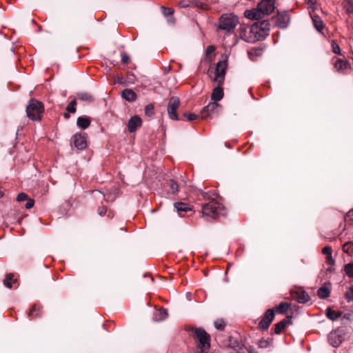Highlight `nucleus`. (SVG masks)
<instances>
[{"mask_svg": "<svg viewBox=\"0 0 353 353\" xmlns=\"http://www.w3.org/2000/svg\"><path fill=\"white\" fill-rule=\"evenodd\" d=\"M330 290L329 287L326 286L325 285L321 287L317 290V295L321 299H326L330 296Z\"/></svg>", "mask_w": 353, "mask_h": 353, "instance_id": "nucleus-24", "label": "nucleus"}, {"mask_svg": "<svg viewBox=\"0 0 353 353\" xmlns=\"http://www.w3.org/2000/svg\"><path fill=\"white\" fill-rule=\"evenodd\" d=\"M179 6L181 7V8H187L188 6V3L184 1H181L179 2Z\"/></svg>", "mask_w": 353, "mask_h": 353, "instance_id": "nucleus-51", "label": "nucleus"}, {"mask_svg": "<svg viewBox=\"0 0 353 353\" xmlns=\"http://www.w3.org/2000/svg\"><path fill=\"white\" fill-rule=\"evenodd\" d=\"M294 299H296L299 303H305L310 301L309 295L305 292H296L294 295H293Z\"/></svg>", "mask_w": 353, "mask_h": 353, "instance_id": "nucleus-20", "label": "nucleus"}, {"mask_svg": "<svg viewBox=\"0 0 353 353\" xmlns=\"http://www.w3.org/2000/svg\"><path fill=\"white\" fill-rule=\"evenodd\" d=\"M344 270L345 274L351 278H353V263H350L345 265Z\"/></svg>", "mask_w": 353, "mask_h": 353, "instance_id": "nucleus-31", "label": "nucleus"}, {"mask_svg": "<svg viewBox=\"0 0 353 353\" xmlns=\"http://www.w3.org/2000/svg\"><path fill=\"white\" fill-rule=\"evenodd\" d=\"M27 203L26 204V208L30 209L34 206V201L32 199L28 198L27 200Z\"/></svg>", "mask_w": 353, "mask_h": 353, "instance_id": "nucleus-44", "label": "nucleus"}, {"mask_svg": "<svg viewBox=\"0 0 353 353\" xmlns=\"http://www.w3.org/2000/svg\"><path fill=\"white\" fill-rule=\"evenodd\" d=\"M106 211H107V208H106V207L105 205L100 206L98 208V214L100 216L105 215V214L106 213Z\"/></svg>", "mask_w": 353, "mask_h": 353, "instance_id": "nucleus-45", "label": "nucleus"}, {"mask_svg": "<svg viewBox=\"0 0 353 353\" xmlns=\"http://www.w3.org/2000/svg\"><path fill=\"white\" fill-rule=\"evenodd\" d=\"M221 105L218 103L213 101L203 108L201 115L203 119H206L208 117L212 116L213 114L219 113Z\"/></svg>", "mask_w": 353, "mask_h": 353, "instance_id": "nucleus-8", "label": "nucleus"}, {"mask_svg": "<svg viewBox=\"0 0 353 353\" xmlns=\"http://www.w3.org/2000/svg\"><path fill=\"white\" fill-rule=\"evenodd\" d=\"M214 50H215V48L213 46H209L207 48L206 53H207V54H210L212 53Z\"/></svg>", "mask_w": 353, "mask_h": 353, "instance_id": "nucleus-49", "label": "nucleus"}, {"mask_svg": "<svg viewBox=\"0 0 353 353\" xmlns=\"http://www.w3.org/2000/svg\"><path fill=\"white\" fill-rule=\"evenodd\" d=\"M239 23L236 16L233 14H223L219 21V29L223 30L227 34H232Z\"/></svg>", "mask_w": 353, "mask_h": 353, "instance_id": "nucleus-3", "label": "nucleus"}, {"mask_svg": "<svg viewBox=\"0 0 353 353\" xmlns=\"http://www.w3.org/2000/svg\"><path fill=\"white\" fill-rule=\"evenodd\" d=\"M332 52L334 54H341V49L339 46L335 42V41H332Z\"/></svg>", "mask_w": 353, "mask_h": 353, "instance_id": "nucleus-38", "label": "nucleus"}, {"mask_svg": "<svg viewBox=\"0 0 353 353\" xmlns=\"http://www.w3.org/2000/svg\"><path fill=\"white\" fill-rule=\"evenodd\" d=\"M274 318V309L268 310L262 319L259 323V327L262 330H267Z\"/></svg>", "mask_w": 353, "mask_h": 353, "instance_id": "nucleus-9", "label": "nucleus"}, {"mask_svg": "<svg viewBox=\"0 0 353 353\" xmlns=\"http://www.w3.org/2000/svg\"><path fill=\"white\" fill-rule=\"evenodd\" d=\"M225 214L223 205L214 199H212L203 206L202 216L215 219Z\"/></svg>", "mask_w": 353, "mask_h": 353, "instance_id": "nucleus-2", "label": "nucleus"}, {"mask_svg": "<svg viewBox=\"0 0 353 353\" xmlns=\"http://www.w3.org/2000/svg\"><path fill=\"white\" fill-rule=\"evenodd\" d=\"M222 85L223 84L217 83V85L213 89L211 94V99L213 101L217 103V101H219L223 99L224 93Z\"/></svg>", "mask_w": 353, "mask_h": 353, "instance_id": "nucleus-13", "label": "nucleus"}, {"mask_svg": "<svg viewBox=\"0 0 353 353\" xmlns=\"http://www.w3.org/2000/svg\"><path fill=\"white\" fill-rule=\"evenodd\" d=\"M345 8L347 12L352 13L353 12V5L351 3L348 2Z\"/></svg>", "mask_w": 353, "mask_h": 353, "instance_id": "nucleus-47", "label": "nucleus"}, {"mask_svg": "<svg viewBox=\"0 0 353 353\" xmlns=\"http://www.w3.org/2000/svg\"><path fill=\"white\" fill-rule=\"evenodd\" d=\"M290 305L287 302H281L276 307V312L279 314H285L287 312Z\"/></svg>", "mask_w": 353, "mask_h": 353, "instance_id": "nucleus-27", "label": "nucleus"}, {"mask_svg": "<svg viewBox=\"0 0 353 353\" xmlns=\"http://www.w3.org/2000/svg\"><path fill=\"white\" fill-rule=\"evenodd\" d=\"M121 95L123 99L130 102L134 101L137 99L136 93L131 89H125Z\"/></svg>", "mask_w": 353, "mask_h": 353, "instance_id": "nucleus-18", "label": "nucleus"}, {"mask_svg": "<svg viewBox=\"0 0 353 353\" xmlns=\"http://www.w3.org/2000/svg\"><path fill=\"white\" fill-rule=\"evenodd\" d=\"M184 116L187 118L188 121H192L197 119V115L194 113L185 114Z\"/></svg>", "mask_w": 353, "mask_h": 353, "instance_id": "nucleus-40", "label": "nucleus"}, {"mask_svg": "<svg viewBox=\"0 0 353 353\" xmlns=\"http://www.w3.org/2000/svg\"><path fill=\"white\" fill-rule=\"evenodd\" d=\"M180 105V100L177 97H172L169 99L168 105V114L169 117L172 120H179L178 115L176 114V110L179 108Z\"/></svg>", "mask_w": 353, "mask_h": 353, "instance_id": "nucleus-7", "label": "nucleus"}, {"mask_svg": "<svg viewBox=\"0 0 353 353\" xmlns=\"http://www.w3.org/2000/svg\"><path fill=\"white\" fill-rule=\"evenodd\" d=\"M290 322L288 319H283L274 325V332L277 334L281 333V332L285 328L286 325Z\"/></svg>", "mask_w": 353, "mask_h": 353, "instance_id": "nucleus-23", "label": "nucleus"}, {"mask_svg": "<svg viewBox=\"0 0 353 353\" xmlns=\"http://www.w3.org/2000/svg\"><path fill=\"white\" fill-rule=\"evenodd\" d=\"M168 185L170 187L169 192L174 194L178 191L179 185L174 180L170 179L168 182Z\"/></svg>", "mask_w": 353, "mask_h": 353, "instance_id": "nucleus-30", "label": "nucleus"}, {"mask_svg": "<svg viewBox=\"0 0 353 353\" xmlns=\"http://www.w3.org/2000/svg\"><path fill=\"white\" fill-rule=\"evenodd\" d=\"M254 52V54L256 55H259L260 53H261L260 50L257 51L256 50H253L252 49V50H251L250 51L248 52V54H249L250 56H251Z\"/></svg>", "mask_w": 353, "mask_h": 353, "instance_id": "nucleus-50", "label": "nucleus"}, {"mask_svg": "<svg viewBox=\"0 0 353 353\" xmlns=\"http://www.w3.org/2000/svg\"><path fill=\"white\" fill-rule=\"evenodd\" d=\"M270 343L268 340L266 339H261L258 342V345L260 348H267L270 346Z\"/></svg>", "mask_w": 353, "mask_h": 353, "instance_id": "nucleus-37", "label": "nucleus"}, {"mask_svg": "<svg viewBox=\"0 0 353 353\" xmlns=\"http://www.w3.org/2000/svg\"><path fill=\"white\" fill-rule=\"evenodd\" d=\"M28 198L29 197L28 196V195L26 194L20 193L18 194L17 200L20 202V201H26Z\"/></svg>", "mask_w": 353, "mask_h": 353, "instance_id": "nucleus-43", "label": "nucleus"}, {"mask_svg": "<svg viewBox=\"0 0 353 353\" xmlns=\"http://www.w3.org/2000/svg\"><path fill=\"white\" fill-rule=\"evenodd\" d=\"M63 116L65 119H68L70 117V114L68 113H65Z\"/></svg>", "mask_w": 353, "mask_h": 353, "instance_id": "nucleus-55", "label": "nucleus"}, {"mask_svg": "<svg viewBox=\"0 0 353 353\" xmlns=\"http://www.w3.org/2000/svg\"><path fill=\"white\" fill-rule=\"evenodd\" d=\"M308 3H311V5L312 6V10H314L315 9V8L314 7V3L313 2V1L312 0H308Z\"/></svg>", "mask_w": 353, "mask_h": 353, "instance_id": "nucleus-53", "label": "nucleus"}, {"mask_svg": "<svg viewBox=\"0 0 353 353\" xmlns=\"http://www.w3.org/2000/svg\"><path fill=\"white\" fill-rule=\"evenodd\" d=\"M261 30L264 32L268 31L270 30V23L268 21H262L259 23H256V26H252L250 28L249 27H241L239 29V31L240 32V37L242 39L245 40L248 42H252L253 41L252 39L248 38L246 36V32L247 30H249L250 33H256L257 30Z\"/></svg>", "mask_w": 353, "mask_h": 353, "instance_id": "nucleus-5", "label": "nucleus"}, {"mask_svg": "<svg viewBox=\"0 0 353 353\" xmlns=\"http://www.w3.org/2000/svg\"><path fill=\"white\" fill-rule=\"evenodd\" d=\"M326 259H327V261L328 263H330L331 265H334V264L335 261L333 259L332 254L327 256Z\"/></svg>", "mask_w": 353, "mask_h": 353, "instance_id": "nucleus-48", "label": "nucleus"}, {"mask_svg": "<svg viewBox=\"0 0 353 353\" xmlns=\"http://www.w3.org/2000/svg\"><path fill=\"white\" fill-rule=\"evenodd\" d=\"M244 15L246 18L252 20H257L262 18L263 17L258 7L250 10H245Z\"/></svg>", "mask_w": 353, "mask_h": 353, "instance_id": "nucleus-15", "label": "nucleus"}, {"mask_svg": "<svg viewBox=\"0 0 353 353\" xmlns=\"http://www.w3.org/2000/svg\"><path fill=\"white\" fill-rule=\"evenodd\" d=\"M130 60L129 56L125 53H121V61L123 63L126 64Z\"/></svg>", "mask_w": 353, "mask_h": 353, "instance_id": "nucleus-46", "label": "nucleus"}, {"mask_svg": "<svg viewBox=\"0 0 353 353\" xmlns=\"http://www.w3.org/2000/svg\"><path fill=\"white\" fill-rule=\"evenodd\" d=\"M142 121L141 119L135 115L132 117L128 123V130L130 132H133L137 130L141 125Z\"/></svg>", "mask_w": 353, "mask_h": 353, "instance_id": "nucleus-12", "label": "nucleus"}, {"mask_svg": "<svg viewBox=\"0 0 353 353\" xmlns=\"http://www.w3.org/2000/svg\"><path fill=\"white\" fill-rule=\"evenodd\" d=\"M163 13L165 16H170L173 14L174 10L172 8H167L165 7H162Z\"/></svg>", "mask_w": 353, "mask_h": 353, "instance_id": "nucleus-42", "label": "nucleus"}, {"mask_svg": "<svg viewBox=\"0 0 353 353\" xmlns=\"http://www.w3.org/2000/svg\"><path fill=\"white\" fill-rule=\"evenodd\" d=\"M41 314V312L39 307H38L36 305L32 306V307L30 309L28 316L30 318H37L40 316Z\"/></svg>", "mask_w": 353, "mask_h": 353, "instance_id": "nucleus-29", "label": "nucleus"}, {"mask_svg": "<svg viewBox=\"0 0 353 353\" xmlns=\"http://www.w3.org/2000/svg\"><path fill=\"white\" fill-rule=\"evenodd\" d=\"M14 274L12 273H9L6 276V278L3 279V285L8 288H12V283H15L17 279H14Z\"/></svg>", "mask_w": 353, "mask_h": 353, "instance_id": "nucleus-26", "label": "nucleus"}, {"mask_svg": "<svg viewBox=\"0 0 353 353\" xmlns=\"http://www.w3.org/2000/svg\"><path fill=\"white\" fill-rule=\"evenodd\" d=\"M174 207L177 212L179 213L180 216H183L182 214L183 212L192 211V209L189 207V205L185 203H174Z\"/></svg>", "mask_w": 353, "mask_h": 353, "instance_id": "nucleus-22", "label": "nucleus"}, {"mask_svg": "<svg viewBox=\"0 0 353 353\" xmlns=\"http://www.w3.org/2000/svg\"><path fill=\"white\" fill-rule=\"evenodd\" d=\"M77 124L79 128L86 129L90 125V119L87 116L79 117L77 119Z\"/></svg>", "mask_w": 353, "mask_h": 353, "instance_id": "nucleus-19", "label": "nucleus"}, {"mask_svg": "<svg viewBox=\"0 0 353 353\" xmlns=\"http://www.w3.org/2000/svg\"><path fill=\"white\" fill-rule=\"evenodd\" d=\"M257 7L263 16L265 14H270L275 8L274 1V0H261Z\"/></svg>", "mask_w": 353, "mask_h": 353, "instance_id": "nucleus-10", "label": "nucleus"}, {"mask_svg": "<svg viewBox=\"0 0 353 353\" xmlns=\"http://www.w3.org/2000/svg\"><path fill=\"white\" fill-rule=\"evenodd\" d=\"M159 314H161V317L159 318L161 321L164 320L168 315L166 309L164 308L159 310Z\"/></svg>", "mask_w": 353, "mask_h": 353, "instance_id": "nucleus-41", "label": "nucleus"}, {"mask_svg": "<svg viewBox=\"0 0 353 353\" xmlns=\"http://www.w3.org/2000/svg\"><path fill=\"white\" fill-rule=\"evenodd\" d=\"M341 315V312L327 308L326 310V316L328 319L332 321L337 320Z\"/></svg>", "mask_w": 353, "mask_h": 353, "instance_id": "nucleus-25", "label": "nucleus"}, {"mask_svg": "<svg viewBox=\"0 0 353 353\" xmlns=\"http://www.w3.org/2000/svg\"><path fill=\"white\" fill-rule=\"evenodd\" d=\"M214 327L219 330H223L225 326V323L223 319H217L214 323Z\"/></svg>", "mask_w": 353, "mask_h": 353, "instance_id": "nucleus-33", "label": "nucleus"}, {"mask_svg": "<svg viewBox=\"0 0 353 353\" xmlns=\"http://www.w3.org/2000/svg\"><path fill=\"white\" fill-rule=\"evenodd\" d=\"M343 251L348 254L349 256L353 255V242L352 241H348L346 242L343 245Z\"/></svg>", "mask_w": 353, "mask_h": 353, "instance_id": "nucleus-28", "label": "nucleus"}, {"mask_svg": "<svg viewBox=\"0 0 353 353\" xmlns=\"http://www.w3.org/2000/svg\"><path fill=\"white\" fill-rule=\"evenodd\" d=\"M290 19V15L287 12H279L276 18V26L280 28H285L289 24Z\"/></svg>", "mask_w": 353, "mask_h": 353, "instance_id": "nucleus-11", "label": "nucleus"}, {"mask_svg": "<svg viewBox=\"0 0 353 353\" xmlns=\"http://www.w3.org/2000/svg\"><path fill=\"white\" fill-rule=\"evenodd\" d=\"M228 59V56L225 55L223 60L219 61L216 63L215 70L214 71V77L212 79L213 81L219 84H223L225 81V70L227 68Z\"/></svg>", "mask_w": 353, "mask_h": 353, "instance_id": "nucleus-6", "label": "nucleus"}, {"mask_svg": "<svg viewBox=\"0 0 353 353\" xmlns=\"http://www.w3.org/2000/svg\"><path fill=\"white\" fill-rule=\"evenodd\" d=\"M3 195V192L0 190V198L2 197Z\"/></svg>", "mask_w": 353, "mask_h": 353, "instance_id": "nucleus-56", "label": "nucleus"}, {"mask_svg": "<svg viewBox=\"0 0 353 353\" xmlns=\"http://www.w3.org/2000/svg\"><path fill=\"white\" fill-rule=\"evenodd\" d=\"M334 65L335 69L338 72H343L347 68L350 67L349 63L347 61L341 59H336V61L334 63Z\"/></svg>", "mask_w": 353, "mask_h": 353, "instance_id": "nucleus-16", "label": "nucleus"}, {"mask_svg": "<svg viewBox=\"0 0 353 353\" xmlns=\"http://www.w3.org/2000/svg\"><path fill=\"white\" fill-rule=\"evenodd\" d=\"M145 113L147 116H152L154 114V105L152 104H148L145 108Z\"/></svg>", "mask_w": 353, "mask_h": 353, "instance_id": "nucleus-36", "label": "nucleus"}, {"mask_svg": "<svg viewBox=\"0 0 353 353\" xmlns=\"http://www.w3.org/2000/svg\"><path fill=\"white\" fill-rule=\"evenodd\" d=\"M310 16L312 19L313 25L316 30L318 32H321V30L324 28V24L321 19L318 15L312 14V13H310Z\"/></svg>", "mask_w": 353, "mask_h": 353, "instance_id": "nucleus-17", "label": "nucleus"}, {"mask_svg": "<svg viewBox=\"0 0 353 353\" xmlns=\"http://www.w3.org/2000/svg\"><path fill=\"white\" fill-rule=\"evenodd\" d=\"M44 111L42 103L36 99H30L26 107V114L32 121H37L41 119V115Z\"/></svg>", "mask_w": 353, "mask_h": 353, "instance_id": "nucleus-4", "label": "nucleus"}, {"mask_svg": "<svg viewBox=\"0 0 353 353\" xmlns=\"http://www.w3.org/2000/svg\"><path fill=\"white\" fill-rule=\"evenodd\" d=\"M201 353H207V352H205V351H203V350H201Z\"/></svg>", "mask_w": 353, "mask_h": 353, "instance_id": "nucleus-57", "label": "nucleus"}, {"mask_svg": "<svg viewBox=\"0 0 353 353\" xmlns=\"http://www.w3.org/2000/svg\"><path fill=\"white\" fill-rule=\"evenodd\" d=\"M77 105V101L75 99L70 101V103L68 104V105L66 108V110L68 112L74 113L76 112V108L75 105Z\"/></svg>", "mask_w": 353, "mask_h": 353, "instance_id": "nucleus-34", "label": "nucleus"}, {"mask_svg": "<svg viewBox=\"0 0 353 353\" xmlns=\"http://www.w3.org/2000/svg\"><path fill=\"white\" fill-rule=\"evenodd\" d=\"M74 145L79 150L86 148L87 143L85 137L81 134H76L73 137Z\"/></svg>", "mask_w": 353, "mask_h": 353, "instance_id": "nucleus-14", "label": "nucleus"}, {"mask_svg": "<svg viewBox=\"0 0 353 353\" xmlns=\"http://www.w3.org/2000/svg\"><path fill=\"white\" fill-rule=\"evenodd\" d=\"M198 6L201 7L202 9H205V5H204L203 3H200L197 4Z\"/></svg>", "mask_w": 353, "mask_h": 353, "instance_id": "nucleus-54", "label": "nucleus"}, {"mask_svg": "<svg viewBox=\"0 0 353 353\" xmlns=\"http://www.w3.org/2000/svg\"><path fill=\"white\" fill-rule=\"evenodd\" d=\"M322 252L326 256L331 255L332 254V249L330 246H325L323 248Z\"/></svg>", "mask_w": 353, "mask_h": 353, "instance_id": "nucleus-39", "label": "nucleus"}, {"mask_svg": "<svg viewBox=\"0 0 353 353\" xmlns=\"http://www.w3.org/2000/svg\"><path fill=\"white\" fill-rule=\"evenodd\" d=\"M345 298L348 302L353 301V285H351L346 291Z\"/></svg>", "mask_w": 353, "mask_h": 353, "instance_id": "nucleus-35", "label": "nucleus"}, {"mask_svg": "<svg viewBox=\"0 0 353 353\" xmlns=\"http://www.w3.org/2000/svg\"><path fill=\"white\" fill-rule=\"evenodd\" d=\"M328 341L333 347H338L341 343V338L336 332H331L328 336Z\"/></svg>", "mask_w": 353, "mask_h": 353, "instance_id": "nucleus-21", "label": "nucleus"}, {"mask_svg": "<svg viewBox=\"0 0 353 353\" xmlns=\"http://www.w3.org/2000/svg\"><path fill=\"white\" fill-rule=\"evenodd\" d=\"M186 330L192 332L193 338L197 341V345L201 351H205L210 348V336L204 329L201 327H187Z\"/></svg>", "mask_w": 353, "mask_h": 353, "instance_id": "nucleus-1", "label": "nucleus"}, {"mask_svg": "<svg viewBox=\"0 0 353 353\" xmlns=\"http://www.w3.org/2000/svg\"><path fill=\"white\" fill-rule=\"evenodd\" d=\"M78 97L79 99L82 101H92L93 97L91 94L88 93H80L78 94Z\"/></svg>", "mask_w": 353, "mask_h": 353, "instance_id": "nucleus-32", "label": "nucleus"}, {"mask_svg": "<svg viewBox=\"0 0 353 353\" xmlns=\"http://www.w3.org/2000/svg\"><path fill=\"white\" fill-rule=\"evenodd\" d=\"M249 353H258L252 347H250L248 350Z\"/></svg>", "mask_w": 353, "mask_h": 353, "instance_id": "nucleus-52", "label": "nucleus"}]
</instances>
